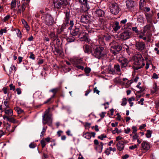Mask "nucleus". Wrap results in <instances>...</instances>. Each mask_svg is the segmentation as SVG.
I'll use <instances>...</instances> for the list:
<instances>
[{
    "mask_svg": "<svg viewBox=\"0 0 159 159\" xmlns=\"http://www.w3.org/2000/svg\"><path fill=\"white\" fill-rule=\"evenodd\" d=\"M106 137V136L104 134H102L100 136H98V138L101 140H103L104 138Z\"/></svg>",
    "mask_w": 159,
    "mask_h": 159,
    "instance_id": "c03bdc74",
    "label": "nucleus"
},
{
    "mask_svg": "<svg viewBox=\"0 0 159 159\" xmlns=\"http://www.w3.org/2000/svg\"><path fill=\"white\" fill-rule=\"evenodd\" d=\"M94 93H96L97 94H99L100 91L97 89V87H95L93 89Z\"/></svg>",
    "mask_w": 159,
    "mask_h": 159,
    "instance_id": "13d9d810",
    "label": "nucleus"
},
{
    "mask_svg": "<svg viewBox=\"0 0 159 159\" xmlns=\"http://www.w3.org/2000/svg\"><path fill=\"white\" fill-rule=\"evenodd\" d=\"M130 37V34L129 32L125 31L121 33L120 35V37L121 39L125 40L129 39Z\"/></svg>",
    "mask_w": 159,
    "mask_h": 159,
    "instance_id": "f8f14e48",
    "label": "nucleus"
},
{
    "mask_svg": "<svg viewBox=\"0 0 159 159\" xmlns=\"http://www.w3.org/2000/svg\"><path fill=\"white\" fill-rule=\"evenodd\" d=\"M79 3L81 5H86L87 6V0H78Z\"/></svg>",
    "mask_w": 159,
    "mask_h": 159,
    "instance_id": "7c9ffc66",
    "label": "nucleus"
},
{
    "mask_svg": "<svg viewBox=\"0 0 159 159\" xmlns=\"http://www.w3.org/2000/svg\"><path fill=\"white\" fill-rule=\"evenodd\" d=\"M29 147L30 148H34L36 147V145L33 143H31L29 145Z\"/></svg>",
    "mask_w": 159,
    "mask_h": 159,
    "instance_id": "bf43d9fd",
    "label": "nucleus"
},
{
    "mask_svg": "<svg viewBox=\"0 0 159 159\" xmlns=\"http://www.w3.org/2000/svg\"><path fill=\"white\" fill-rule=\"evenodd\" d=\"M15 109L18 114H20L23 112V110L19 107H16Z\"/></svg>",
    "mask_w": 159,
    "mask_h": 159,
    "instance_id": "f704fd0d",
    "label": "nucleus"
},
{
    "mask_svg": "<svg viewBox=\"0 0 159 159\" xmlns=\"http://www.w3.org/2000/svg\"><path fill=\"white\" fill-rule=\"evenodd\" d=\"M126 5L127 8L131 9L134 7L135 3L134 0H127L126 1Z\"/></svg>",
    "mask_w": 159,
    "mask_h": 159,
    "instance_id": "ddd939ff",
    "label": "nucleus"
},
{
    "mask_svg": "<svg viewBox=\"0 0 159 159\" xmlns=\"http://www.w3.org/2000/svg\"><path fill=\"white\" fill-rule=\"evenodd\" d=\"M69 18L70 13L68 12H66L65 15L64 23L66 25H67V26L70 25V26L69 27V29L71 30L74 24L73 20H70V23L69 24Z\"/></svg>",
    "mask_w": 159,
    "mask_h": 159,
    "instance_id": "0eeeda50",
    "label": "nucleus"
},
{
    "mask_svg": "<svg viewBox=\"0 0 159 159\" xmlns=\"http://www.w3.org/2000/svg\"><path fill=\"white\" fill-rule=\"evenodd\" d=\"M17 0H12L11 3V9L13 10H15V8L16 7Z\"/></svg>",
    "mask_w": 159,
    "mask_h": 159,
    "instance_id": "b1692460",
    "label": "nucleus"
},
{
    "mask_svg": "<svg viewBox=\"0 0 159 159\" xmlns=\"http://www.w3.org/2000/svg\"><path fill=\"white\" fill-rule=\"evenodd\" d=\"M121 48H122L120 45H116L111 46L110 48V51L114 55H116L121 50Z\"/></svg>",
    "mask_w": 159,
    "mask_h": 159,
    "instance_id": "9d476101",
    "label": "nucleus"
},
{
    "mask_svg": "<svg viewBox=\"0 0 159 159\" xmlns=\"http://www.w3.org/2000/svg\"><path fill=\"white\" fill-rule=\"evenodd\" d=\"M133 58L134 64L137 66L136 67L137 70L145 66L144 60L141 54L134 56Z\"/></svg>",
    "mask_w": 159,
    "mask_h": 159,
    "instance_id": "f257e3e1",
    "label": "nucleus"
},
{
    "mask_svg": "<svg viewBox=\"0 0 159 159\" xmlns=\"http://www.w3.org/2000/svg\"><path fill=\"white\" fill-rule=\"evenodd\" d=\"M80 31L79 28L76 27L75 29L71 30L70 33L72 36H75L78 34Z\"/></svg>",
    "mask_w": 159,
    "mask_h": 159,
    "instance_id": "4be33fe9",
    "label": "nucleus"
},
{
    "mask_svg": "<svg viewBox=\"0 0 159 159\" xmlns=\"http://www.w3.org/2000/svg\"><path fill=\"white\" fill-rule=\"evenodd\" d=\"M152 77L154 79H157L159 77L158 75L156 73H154L153 74Z\"/></svg>",
    "mask_w": 159,
    "mask_h": 159,
    "instance_id": "3c124183",
    "label": "nucleus"
},
{
    "mask_svg": "<svg viewBox=\"0 0 159 159\" xmlns=\"http://www.w3.org/2000/svg\"><path fill=\"white\" fill-rule=\"evenodd\" d=\"M132 29L136 33H138L139 31L136 27H133Z\"/></svg>",
    "mask_w": 159,
    "mask_h": 159,
    "instance_id": "680f3d73",
    "label": "nucleus"
},
{
    "mask_svg": "<svg viewBox=\"0 0 159 159\" xmlns=\"http://www.w3.org/2000/svg\"><path fill=\"white\" fill-rule=\"evenodd\" d=\"M134 134V135L133 137V139L135 140L138 139L139 136L138 135L137 133H135Z\"/></svg>",
    "mask_w": 159,
    "mask_h": 159,
    "instance_id": "603ef678",
    "label": "nucleus"
},
{
    "mask_svg": "<svg viewBox=\"0 0 159 159\" xmlns=\"http://www.w3.org/2000/svg\"><path fill=\"white\" fill-rule=\"evenodd\" d=\"M60 88H56L53 89H51L49 92H52L53 95L52 96V98H53L55 97L57 92L59 90Z\"/></svg>",
    "mask_w": 159,
    "mask_h": 159,
    "instance_id": "393cba45",
    "label": "nucleus"
},
{
    "mask_svg": "<svg viewBox=\"0 0 159 159\" xmlns=\"http://www.w3.org/2000/svg\"><path fill=\"white\" fill-rule=\"evenodd\" d=\"M16 31L17 33V35L19 37H21V33L20 31L19 30L17 29L16 30Z\"/></svg>",
    "mask_w": 159,
    "mask_h": 159,
    "instance_id": "49530a36",
    "label": "nucleus"
},
{
    "mask_svg": "<svg viewBox=\"0 0 159 159\" xmlns=\"http://www.w3.org/2000/svg\"><path fill=\"white\" fill-rule=\"evenodd\" d=\"M130 131V129L128 128L127 129H125V133L126 134H128Z\"/></svg>",
    "mask_w": 159,
    "mask_h": 159,
    "instance_id": "69168bd1",
    "label": "nucleus"
},
{
    "mask_svg": "<svg viewBox=\"0 0 159 159\" xmlns=\"http://www.w3.org/2000/svg\"><path fill=\"white\" fill-rule=\"evenodd\" d=\"M75 65L79 69H81L82 70H83L84 69V67L80 65Z\"/></svg>",
    "mask_w": 159,
    "mask_h": 159,
    "instance_id": "de8ad7c7",
    "label": "nucleus"
},
{
    "mask_svg": "<svg viewBox=\"0 0 159 159\" xmlns=\"http://www.w3.org/2000/svg\"><path fill=\"white\" fill-rule=\"evenodd\" d=\"M84 50L86 53H89L91 52L90 47L88 45H86L84 47Z\"/></svg>",
    "mask_w": 159,
    "mask_h": 159,
    "instance_id": "bb28decb",
    "label": "nucleus"
},
{
    "mask_svg": "<svg viewBox=\"0 0 159 159\" xmlns=\"http://www.w3.org/2000/svg\"><path fill=\"white\" fill-rule=\"evenodd\" d=\"M29 57L30 59H32L33 60L35 58V56H34V55L32 53H30V56Z\"/></svg>",
    "mask_w": 159,
    "mask_h": 159,
    "instance_id": "4d7b16f0",
    "label": "nucleus"
},
{
    "mask_svg": "<svg viewBox=\"0 0 159 159\" xmlns=\"http://www.w3.org/2000/svg\"><path fill=\"white\" fill-rule=\"evenodd\" d=\"M91 53L93 56L98 59L103 57L105 54L103 48L100 47L93 48V50L91 51Z\"/></svg>",
    "mask_w": 159,
    "mask_h": 159,
    "instance_id": "7ed1b4c3",
    "label": "nucleus"
},
{
    "mask_svg": "<svg viewBox=\"0 0 159 159\" xmlns=\"http://www.w3.org/2000/svg\"><path fill=\"white\" fill-rule=\"evenodd\" d=\"M10 15H7L4 17L3 20L4 22H6V21L8 20H9V19L10 18Z\"/></svg>",
    "mask_w": 159,
    "mask_h": 159,
    "instance_id": "37998d69",
    "label": "nucleus"
},
{
    "mask_svg": "<svg viewBox=\"0 0 159 159\" xmlns=\"http://www.w3.org/2000/svg\"><path fill=\"white\" fill-rule=\"evenodd\" d=\"M137 148V145H133L129 147V149L131 150L134 149L136 148Z\"/></svg>",
    "mask_w": 159,
    "mask_h": 159,
    "instance_id": "864d4df0",
    "label": "nucleus"
},
{
    "mask_svg": "<svg viewBox=\"0 0 159 159\" xmlns=\"http://www.w3.org/2000/svg\"><path fill=\"white\" fill-rule=\"evenodd\" d=\"M8 121L12 122L14 123H15L17 122L16 121L14 118L11 117H9V118L8 120Z\"/></svg>",
    "mask_w": 159,
    "mask_h": 159,
    "instance_id": "4c0bfd02",
    "label": "nucleus"
},
{
    "mask_svg": "<svg viewBox=\"0 0 159 159\" xmlns=\"http://www.w3.org/2000/svg\"><path fill=\"white\" fill-rule=\"evenodd\" d=\"M49 36L50 37L53 38L54 40H55L56 38L55 33L53 32H51L49 34Z\"/></svg>",
    "mask_w": 159,
    "mask_h": 159,
    "instance_id": "c9c22d12",
    "label": "nucleus"
},
{
    "mask_svg": "<svg viewBox=\"0 0 159 159\" xmlns=\"http://www.w3.org/2000/svg\"><path fill=\"white\" fill-rule=\"evenodd\" d=\"M119 61L121 63V68L126 67L127 66L129 62V61L125 58H123L121 60H120V59Z\"/></svg>",
    "mask_w": 159,
    "mask_h": 159,
    "instance_id": "a211bd4d",
    "label": "nucleus"
},
{
    "mask_svg": "<svg viewBox=\"0 0 159 159\" xmlns=\"http://www.w3.org/2000/svg\"><path fill=\"white\" fill-rule=\"evenodd\" d=\"M127 103V99L126 98H124L122 99V102L121 105L122 106H125Z\"/></svg>",
    "mask_w": 159,
    "mask_h": 159,
    "instance_id": "72a5a7b5",
    "label": "nucleus"
},
{
    "mask_svg": "<svg viewBox=\"0 0 159 159\" xmlns=\"http://www.w3.org/2000/svg\"><path fill=\"white\" fill-rule=\"evenodd\" d=\"M53 4L54 7L57 9L59 8L61 5H66V1L65 0H53Z\"/></svg>",
    "mask_w": 159,
    "mask_h": 159,
    "instance_id": "1a4fd4ad",
    "label": "nucleus"
},
{
    "mask_svg": "<svg viewBox=\"0 0 159 159\" xmlns=\"http://www.w3.org/2000/svg\"><path fill=\"white\" fill-rule=\"evenodd\" d=\"M16 91L17 92V94L18 95H20L21 94V89L19 88H17L16 89Z\"/></svg>",
    "mask_w": 159,
    "mask_h": 159,
    "instance_id": "6e6d98bb",
    "label": "nucleus"
},
{
    "mask_svg": "<svg viewBox=\"0 0 159 159\" xmlns=\"http://www.w3.org/2000/svg\"><path fill=\"white\" fill-rule=\"evenodd\" d=\"M145 3V0H140L139 2V7L140 9H142L144 6Z\"/></svg>",
    "mask_w": 159,
    "mask_h": 159,
    "instance_id": "c756f323",
    "label": "nucleus"
},
{
    "mask_svg": "<svg viewBox=\"0 0 159 159\" xmlns=\"http://www.w3.org/2000/svg\"><path fill=\"white\" fill-rule=\"evenodd\" d=\"M6 29H1L0 30V34L2 35L3 33H6L7 32Z\"/></svg>",
    "mask_w": 159,
    "mask_h": 159,
    "instance_id": "ea45409f",
    "label": "nucleus"
},
{
    "mask_svg": "<svg viewBox=\"0 0 159 159\" xmlns=\"http://www.w3.org/2000/svg\"><path fill=\"white\" fill-rule=\"evenodd\" d=\"M43 19L44 20L47 24L52 25L53 23V20L51 16L48 14L44 15L43 17Z\"/></svg>",
    "mask_w": 159,
    "mask_h": 159,
    "instance_id": "6e6552de",
    "label": "nucleus"
},
{
    "mask_svg": "<svg viewBox=\"0 0 159 159\" xmlns=\"http://www.w3.org/2000/svg\"><path fill=\"white\" fill-rule=\"evenodd\" d=\"M135 46L138 50L141 51L144 49L145 44L143 42H138L136 43Z\"/></svg>",
    "mask_w": 159,
    "mask_h": 159,
    "instance_id": "9b49d317",
    "label": "nucleus"
},
{
    "mask_svg": "<svg viewBox=\"0 0 159 159\" xmlns=\"http://www.w3.org/2000/svg\"><path fill=\"white\" fill-rule=\"evenodd\" d=\"M141 145L143 149L145 151L148 150L150 148L149 143L147 141H143Z\"/></svg>",
    "mask_w": 159,
    "mask_h": 159,
    "instance_id": "4468645a",
    "label": "nucleus"
},
{
    "mask_svg": "<svg viewBox=\"0 0 159 159\" xmlns=\"http://www.w3.org/2000/svg\"><path fill=\"white\" fill-rule=\"evenodd\" d=\"M111 151L109 147V148H107L106 149L105 152V153L107 155H109L110 154Z\"/></svg>",
    "mask_w": 159,
    "mask_h": 159,
    "instance_id": "a19ab883",
    "label": "nucleus"
},
{
    "mask_svg": "<svg viewBox=\"0 0 159 159\" xmlns=\"http://www.w3.org/2000/svg\"><path fill=\"white\" fill-rule=\"evenodd\" d=\"M120 8L116 2H112L110 6V10L114 15L117 14L119 11Z\"/></svg>",
    "mask_w": 159,
    "mask_h": 159,
    "instance_id": "39448f33",
    "label": "nucleus"
},
{
    "mask_svg": "<svg viewBox=\"0 0 159 159\" xmlns=\"http://www.w3.org/2000/svg\"><path fill=\"white\" fill-rule=\"evenodd\" d=\"M75 39V38L72 36H69L67 39V41L68 42L70 43L73 42Z\"/></svg>",
    "mask_w": 159,
    "mask_h": 159,
    "instance_id": "473e14b6",
    "label": "nucleus"
},
{
    "mask_svg": "<svg viewBox=\"0 0 159 159\" xmlns=\"http://www.w3.org/2000/svg\"><path fill=\"white\" fill-rule=\"evenodd\" d=\"M4 112L5 114L9 117H11L13 115V111L11 109L4 108Z\"/></svg>",
    "mask_w": 159,
    "mask_h": 159,
    "instance_id": "412c9836",
    "label": "nucleus"
},
{
    "mask_svg": "<svg viewBox=\"0 0 159 159\" xmlns=\"http://www.w3.org/2000/svg\"><path fill=\"white\" fill-rule=\"evenodd\" d=\"M144 101V99L143 98H142L140 99L139 101L138 102V103L140 104L141 105H143V101Z\"/></svg>",
    "mask_w": 159,
    "mask_h": 159,
    "instance_id": "5fc2aeb1",
    "label": "nucleus"
},
{
    "mask_svg": "<svg viewBox=\"0 0 159 159\" xmlns=\"http://www.w3.org/2000/svg\"><path fill=\"white\" fill-rule=\"evenodd\" d=\"M120 133H121L120 130H119V129H118L117 128H115V130H114L112 131V133L114 134H115L116 133L119 134Z\"/></svg>",
    "mask_w": 159,
    "mask_h": 159,
    "instance_id": "58836bf2",
    "label": "nucleus"
},
{
    "mask_svg": "<svg viewBox=\"0 0 159 159\" xmlns=\"http://www.w3.org/2000/svg\"><path fill=\"white\" fill-rule=\"evenodd\" d=\"M152 132L150 130H148L147 131V132L146 134V136L147 138H150L151 136Z\"/></svg>",
    "mask_w": 159,
    "mask_h": 159,
    "instance_id": "2f4dec72",
    "label": "nucleus"
},
{
    "mask_svg": "<svg viewBox=\"0 0 159 159\" xmlns=\"http://www.w3.org/2000/svg\"><path fill=\"white\" fill-rule=\"evenodd\" d=\"M88 17L87 16H84L82 18V20L84 22H87L88 21L87 19Z\"/></svg>",
    "mask_w": 159,
    "mask_h": 159,
    "instance_id": "e433bc0d",
    "label": "nucleus"
},
{
    "mask_svg": "<svg viewBox=\"0 0 159 159\" xmlns=\"http://www.w3.org/2000/svg\"><path fill=\"white\" fill-rule=\"evenodd\" d=\"M108 72L112 74H118V72L120 71V66L118 64L115 65L113 68H111L110 66H108Z\"/></svg>",
    "mask_w": 159,
    "mask_h": 159,
    "instance_id": "423d86ee",
    "label": "nucleus"
},
{
    "mask_svg": "<svg viewBox=\"0 0 159 159\" xmlns=\"http://www.w3.org/2000/svg\"><path fill=\"white\" fill-rule=\"evenodd\" d=\"M73 64L74 65H83L84 63L83 61V58H77L74 60L73 62H72Z\"/></svg>",
    "mask_w": 159,
    "mask_h": 159,
    "instance_id": "6ab92c4d",
    "label": "nucleus"
},
{
    "mask_svg": "<svg viewBox=\"0 0 159 159\" xmlns=\"http://www.w3.org/2000/svg\"><path fill=\"white\" fill-rule=\"evenodd\" d=\"M10 90H15V85H13V84H11L9 85Z\"/></svg>",
    "mask_w": 159,
    "mask_h": 159,
    "instance_id": "79ce46f5",
    "label": "nucleus"
},
{
    "mask_svg": "<svg viewBox=\"0 0 159 159\" xmlns=\"http://www.w3.org/2000/svg\"><path fill=\"white\" fill-rule=\"evenodd\" d=\"M94 14L97 16L102 17L104 16V12L101 9H98L95 11Z\"/></svg>",
    "mask_w": 159,
    "mask_h": 159,
    "instance_id": "f3484780",
    "label": "nucleus"
},
{
    "mask_svg": "<svg viewBox=\"0 0 159 159\" xmlns=\"http://www.w3.org/2000/svg\"><path fill=\"white\" fill-rule=\"evenodd\" d=\"M49 109L46 111L44 115L43 116V119L44 121L43 122V124L44 125L47 124L49 126H52V115L49 114Z\"/></svg>",
    "mask_w": 159,
    "mask_h": 159,
    "instance_id": "20e7f679",
    "label": "nucleus"
},
{
    "mask_svg": "<svg viewBox=\"0 0 159 159\" xmlns=\"http://www.w3.org/2000/svg\"><path fill=\"white\" fill-rule=\"evenodd\" d=\"M135 100V98L134 97H131L128 99V101L129 102H131L132 101H134Z\"/></svg>",
    "mask_w": 159,
    "mask_h": 159,
    "instance_id": "0e129e2a",
    "label": "nucleus"
},
{
    "mask_svg": "<svg viewBox=\"0 0 159 159\" xmlns=\"http://www.w3.org/2000/svg\"><path fill=\"white\" fill-rule=\"evenodd\" d=\"M53 52L55 55H59L61 54L62 51L57 48H55V50L53 51Z\"/></svg>",
    "mask_w": 159,
    "mask_h": 159,
    "instance_id": "cd10ccee",
    "label": "nucleus"
},
{
    "mask_svg": "<svg viewBox=\"0 0 159 159\" xmlns=\"http://www.w3.org/2000/svg\"><path fill=\"white\" fill-rule=\"evenodd\" d=\"M42 92L39 91L36 92L34 94L33 96L36 98H41V97L42 96Z\"/></svg>",
    "mask_w": 159,
    "mask_h": 159,
    "instance_id": "a878e982",
    "label": "nucleus"
},
{
    "mask_svg": "<svg viewBox=\"0 0 159 159\" xmlns=\"http://www.w3.org/2000/svg\"><path fill=\"white\" fill-rule=\"evenodd\" d=\"M124 142L123 141H120L116 144L117 149L120 151L124 149Z\"/></svg>",
    "mask_w": 159,
    "mask_h": 159,
    "instance_id": "dca6fc26",
    "label": "nucleus"
},
{
    "mask_svg": "<svg viewBox=\"0 0 159 159\" xmlns=\"http://www.w3.org/2000/svg\"><path fill=\"white\" fill-rule=\"evenodd\" d=\"M113 30L115 31H116L120 29V26L119 25V23L118 21H115L114 22L112 25Z\"/></svg>",
    "mask_w": 159,
    "mask_h": 159,
    "instance_id": "aec40b11",
    "label": "nucleus"
},
{
    "mask_svg": "<svg viewBox=\"0 0 159 159\" xmlns=\"http://www.w3.org/2000/svg\"><path fill=\"white\" fill-rule=\"evenodd\" d=\"M4 104L5 105L6 107L5 108H9V107L8 105V102L7 101L5 100L3 102Z\"/></svg>",
    "mask_w": 159,
    "mask_h": 159,
    "instance_id": "8fccbe9b",
    "label": "nucleus"
},
{
    "mask_svg": "<svg viewBox=\"0 0 159 159\" xmlns=\"http://www.w3.org/2000/svg\"><path fill=\"white\" fill-rule=\"evenodd\" d=\"M123 139V138L121 137L120 136H119L116 138V140L118 141L120 140Z\"/></svg>",
    "mask_w": 159,
    "mask_h": 159,
    "instance_id": "774afa93",
    "label": "nucleus"
},
{
    "mask_svg": "<svg viewBox=\"0 0 159 159\" xmlns=\"http://www.w3.org/2000/svg\"><path fill=\"white\" fill-rule=\"evenodd\" d=\"M106 112H102L101 113L99 114L100 116L102 118H103L105 116V115L106 114Z\"/></svg>",
    "mask_w": 159,
    "mask_h": 159,
    "instance_id": "e2e57ef3",
    "label": "nucleus"
},
{
    "mask_svg": "<svg viewBox=\"0 0 159 159\" xmlns=\"http://www.w3.org/2000/svg\"><path fill=\"white\" fill-rule=\"evenodd\" d=\"M14 70V72L16 70V68L15 66L13 65H11L10 67L8 68L7 72L8 75H10L12 72L13 70Z\"/></svg>",
    "mask_w": 159,
    "mask_h": 159,
    "instance_id": "5701e85b",
    "label": "nucleus"
},
{
    "mask_svg": "<svg viewBox=\"0 0 159 159\" xmlns=\"http://www.w3.org/2000/svg\"><path fill=\"white\" fill-rule=\"evenodd\" d=\"M3 118L4 120L6 119L8 121V120L9 118V117L6 114L3 115Z\"/></svg>",
    "mask_w": 159,
    "mask_h": 159,
    "instance_id": "338daca9",
    "label": "nucleus"
},
{
    "mask_svg": "<svg viewBox=\"0 0 159 159\" xmlns=\"http://www.w3.org/2000/svg\"><path fill=\"white\" fill-rule=\"evenodd\" d=\"M103 145V143L102 142H101L100 143V144L98 145L99 146H100V150L99 151V152L100 153L102 151Z\"/></svg>",
    "mask_w": 159,
    "mask_h": 159,
    "instance_id": "a18cd8bd",
    "label": "nucleus"
},
{
    "mask_svg": "<svg viewBox=\"0 0 159 159\" xmlns=\"http://www.w3.org/2000/svg\"><path fill=\"white\" fill-rule=\"evenodd\" d=\"M132 129H133V133H136V132L137 131V129L136 127L135 126H133L132 127Z\"/></svg>",
    "mask_w": 159,
    "mask_h": 159,
    "instance_id": "052dcab7",
    "label": "nucleus"
},
{
    "mask_svg": "<svg viewBox=\"0 0 159 159\" xmlns=\"http://www.w3.org/2000/svg\"><path fill=\"white\" fill-rule=\"evenodd\" d=\"M30 1V0H22L21 5L20 4V1H19V3L17 2V8L16 9L17 13L19 14H20L21 13H23L26 7L28 5Z\"/></svg>",
    "mask_w": 159,
    "mask_h": 159,
    "instance_id": "f03ea898",
    "label": "nucleus"
},
{
    "mask_svg": "<svg viewBox=\"0 0 159 159\" xmlns=\"http://www.w3.org/2000/svg\"><path fill=\"white\" fill-rule=\"evenodd\" d=\"M155 86L153 87V90H152V92L154 93V92H156L157 90V85L156 84H155Z\"/></svg>",
    "mask_w": 159,
    "mask_h": 159,
    "instance_id": "09e8293b",
    "label": "nucleus"
},
{
    "mask_svg": "<svg viewBox=\"0 0 159 159\" xmlns=\"http://www.w3.org/2000/svg\"><path fill=\"white\" fill-rule=\"evenodd\" d=\"M50 140V138L47 137V138L43 139L40 141V143L41 144L42 148H43L45 147L47 143L49 142Z\"/></svg>",
    "mask_w": 159,
    "mask_h": 159,
    "instance_id": "2eb2a0df",
    "label": "nucleus"
},
{
    "mask_svg": "<svg viewBox=\"0 0 159 159\" xmlns=\"http://www.w3.org/2000/svg\"><path fill=\"white\" fill-rule=\"evenodd\" d=\"M83 136L85 138L89 139L91 138V134L89 132H87L84 133Z\"/></svg>",
    "mask_w": 159,
    "mask_h": 159,
    "instance_id": "c85d7f7f",
    "label": "nucleus"
}]
</instances>
